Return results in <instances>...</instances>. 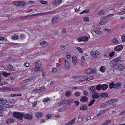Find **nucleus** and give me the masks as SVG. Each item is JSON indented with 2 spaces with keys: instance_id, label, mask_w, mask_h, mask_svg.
Returning <instances> with one entry per match:
<instances>
[{
  "instance_id": "1",
  "label": "nucleus",
  "mask_w": 125,
  "mask_h": 125,
  "mask_svg": "<svg viewBox=\"0 0 125 125\" xmlns=\"http://www.w3.org/2000/svg\"><path fill=\"white\" fill-rule=\"evenodd\" d=\"M24 115L23 114L16 112H14L13 115V116L14 118L18 119L20 120L22 119Z\"/></svg>"
},
{
  "instance_id": "2",
  "label": "nucleus",
  "mask_w": 125,
  "mask_h": 125,
  "mask_svg": "<svg viewBox=\"0 0 125 125\" xmlns=\"http://www.w3.org/2000/svg\"><path fill=\"white\" fill-rule=\"evenodd\" d=\"M35 65V67L34 69H32L31 71H33L34 70V72L36 71H41L42 70V67L41 64L40 63H39L38 62H36L34 63Z\"/></svg>"
},
{
  "instance_id": "3",
  "label": "nucleus",
  "mask_w": 125,
  "mask_h": 125,
  "mask_svg": "<svg viewBox=\"0 0 125 125\" xmlns=\"http://www.w3.org/2000/svg\"><path fill=\"white\" fill-rule=\"evenodd\" d=\"M91 55L94 58L98 57L100 54V53L98 51H91L90 52Z\"/></svg>"
},
{
  "instance_id": "4",
  "label": "nucleus",
  "mask_w": 125,
  "mask_h": 125,
  "mask_svg": "<svg viewBox=\"0 0 125 125\" xmlns=\"http://www.w3.org/2000/svg\"><path fill=\"white\" fill-rule=\"evenodd\" d=\"M88 40V38L86 36H84L79 37L78 39V40L79 42H87Z\"/></svg>"
},
{
  "instance_id": "5",
  "label": "nucleus",
  "mask_w": 125,
  "mask_h": 125,
  "mask_svg": "<svg viewBox=\"0 0 125 125\" xmlns=\"http://www.w3.org/2000/svg\"><path fill=\"white\" fill-rule=\"evenodd\" d=\"M96 70L94 69L89 68L85 71V73L87 74H95L96 73Z\"/></svg>"
},
{
  "instance_id": "6",
  "label": "nucleus",
  "mask_w": 125,
  "mask_h": 125,
  "mask_svg": "<svg viewBox=\"0 0 125 125\" xmlns=\"http://www.w3.org/2000/svg\"><path fill=\"white\" fill-rule=\"evenodd\" d=\"M101 29V28H96L93 29V31L97 34L99 35L102 33V32L100 31V30Z\"/></svg>"
},
{
  "instance_id": "7",
  "label": "nucleus",
  "mask_w": 125,
  "mask_h": 125,
  "mask_svg": "<svg viewBox=\"0 0 125 125\" xmlns=\"http://www.w3.org/2000/svg\"><path fill=\"white\" fill-rule=\"evenodd\" d=\"M62 0H54L52 2V4L55 6L60 4L62 2Z\"/></svg>"
},
{
  "instance_id": "8",
  "label": "nucleus",
  "mask_w": 125,
  "mask_h": 125,
  "mask_svg": "<svg viewBox=\"0 0 125 125\" xmlns=\"http://www.w3.org/2000/svg\"><path fill=\"white\" fill-rule=\"evenodd\" d=\"M123 48L122 45H119L116 46L114 49L115 51H119L121 50Z\"/></svg>"
},
{
  "instance_id": "9",
  "label": "nucleus",
  "mask_w": 125,
  "mask_h": 125,
  "mask_svg": "<svg viewBox=\"0 0 125 125\" xmlns=\"http://www.w3.org/2000/svg\"><path fill=\"white\" fill-rule=\"evenodd\" d=\"M118 101L117 99H113L110 100L108 102V103L109 104H111L113 103L116 102Z\"/></svg>"
},
{
  "instance_id": "10",
  "label": "nucleus",
  "mask_w": 125,
  "mask_h": 125,
  "mask_svg": "<svg viewBox=\"0 0 125 125\" xmlns=\"http://www.w3.org/2000/svg\"><path fill=\"white\" fill-rule=\"evenodd\" d=\"M122 85V84L121 83L118 82L117 83L115 84L114 88L115 89H118L121 87Z\"/></svg>"
},
{
  "instance_id": "11",
  "label": "nucleus",
  "mask_w": 125,
  "mask_h": 125,
  "mask_svg": "<svg viewBox=\"0 0 125 125\" xmlns=\"http://www.w3.org/2000/svg\"><path fill=\"white\" fill-rule=\"evenodd\" d=\"M116 68L117 69L120 70H122L125 69V67L123 65L121 64H117V65Z\"/></svg>"
},
{
  "instance_id": "12",
  "label": "nucleus",
  "mask_w": 125,
  "mask_h": 125,
  "mask_svg": "<svg viewBox=\"0 0 125 125\" xmlns=\"http://www.w3.org/2000/svg\"><path fill=\"white\" fill-rule=\"evenodd\" d=\"M23 117L26 119L31 120V119L32 116L31 115H30L28 114H26L24 115Z\"/></svg>"
},
{
  "instance_id": "13",
  "label": "nucleus",
  "mask_w": 125,
  "mask_h": 125,
  "mask_svg": "<svg viewBox=\"0 0 125 125\" xmlns=\"http://www.w3.org/2000/svg\"><path fill=\"white\" fill-rule=\"evenodd\" d=\"M112 43L114 45H117L119 43V42L116 38L113 39L111 40Z\"/></svg>"
},
{
  "instance_id": "14",
  "label": "nucleus",
  "mask_w": 125,
  "mask_h": 125,
  "mask_svg": "<svg viewBox=\"0 0 125 125\" xmlns=\"http://www.w3.org/2000/svg\"><path fill=\"white\" fill-rule=\"evenodd\" d=\"M64 67L66 69H69L70 68L69 63L66 60L65 61Z\"/></svg>"
},
{
  "instance_id": "15",
  "label": "nucleus",
  "mask_w": 125,
  "mask_h": 125,
  "mask_svg": "<svg viewBox=\"0 0 125 125\" xmlns=\"http://www.w3.org/2000/svg\"><path fill=\"white\" fill-rule=\"evenodd\" d=\"M6 122L7 124H9L11 123H13L14 120L12 118H9L6 120Z\"/></svg>"
},
{
  "instance_id": "16",
  "label": "nucleus",
  "mask_w": 125,
  "mask_h": 125,
  "mask_svg": "<svg viewBox=\"0 0 125 125\" xmlns=\"http://www.w3.org/2000/svg\"><path fill=\"white\" fill-rule=\"evenodd\" d=\"M55 12V11L52 10L51 11H50L48 12H45L41 13L40 14H41L42 15H44L53 13Z\"/></svg>"
},
{
  "instance_id": "17",
  "label": "nucleus",
  "mask_w": 125,
  "mask_h": 125,
  "mask_svg": "<svg viewBox=\"0 0 125 125\" xmlns=\"http://www.w3.org/2000/svg\"><path fill=\"white\" fill-rule=\"evenodd\" d=\"M88 99L86 96H83L82 97L80 101L82 102H87L88 101Z\"/></svg>"
},
{
  "instance_id": "18",
  "label": "nucleus",
  "mask_w": 125,
  "mask_h": 125,
  "mask_svg": "<svg viewBox=\"0 0 125 125\" xmlns=\"http://www.w3.org/2000/svg\"><path fill=\"white\" fill-rule=\"evenodd\" d=\"M72 61L73 65H75L77 61V59L75 56H74L72 57Z\"/></svg>"
},
{
  "instance_id": "19",
  "label": "nucleus",
  "mask_w": 125,
  "mask_h": 125,
  "mask_svg": "<svg viewBox=\"0 0 125 125\" xmlns=\"http://www.w3.org/2000/svg\"><path fill=\"white\" fill-rule=\"evenodd\" d=\"M92 97L94 99H98L100 97L99 95L97 93H95L93 94L92 95Z\"/></svg>"
},
{
  "instance_id": "20",
  "label": "nucleus",
  "mask_w": 125,
  "mask_h": 125,
  "mask_svg": "<svg viewBox=\"0 0 125 125\" xmlns=\"http://www.w3.org/2000/svg\"><path fill=\"white\" fill-rule=\"evenodd\" d=\"M87 105L86 104H84L81 106L80 109L82 110H86L87 109Z\"/></svg>"
},
{
  "instance_id": "21",
  "label": "nucleus",
  "mask_w": 125,
  "mask_h": 125,
  "mask_svg": "<svg viewBox=\"0 0 125 125\" xmlns=\"http://www.w3.org/2000/svg\"><path fill=\"white\" fill-rule=\"evenodd\" d=\"M75 120V118H73L72 120L67 123L65 125H72L73 124Z\"/></svg>"
},
{
  "instance_id": "22",
  "label": "nucleus",
  "mask_w": 125,
  "mask_h": 125,
  "mask_svg": "<svg viewBox=\"0 0 125 125\" xmlns=\"http://www.w3.org/2000/svg\"><path fill=\"white\" fill-rule=\"evenodd\" d=\"M58 18L56 17H54L52 18V23L53 24L56 23L58 22Z\"/></svg>"
},
{
  "instance_id": "23",
  "label": "nucleus",
  "mask_w": 125,
  "mask_h": 125,
  "mask_svg": "<svg viewBox=\"0 0 125 125\" xmlns=\"http://www.w3.org/2000/svg\"><path fill=\"white\" fill-rule=\"evenodd\" d=\"M25 4V2L23 1H22L18 2L17 5V7H19L21 6V5L24 6Z\"/></svg>"
},
{
  "instance_id": "24",
  "label": "nucleus",
  "mask_w": 125,
  "mask_h": 125,
  "mask_svg": "<svg viewBox=\"0 0 125 125\" xmlns=\"http://www.w3.org/2000/svg\"><path fill=\"white\" fill-rule=\"evenodd\" d=\"M43 113L40 112H38L36 113L35 116L38 118L41 117Z\"/></svg>"
},
{
  "instance_id": "25",
  "label": "nucleus",
  "mask_w": 125,
  "mask_h": 125,
  "mask_svg": "<svg viewBox=\"0 0 125 125\" xmlns=\"http://www.w3.org/2000/svg\"><path fill=\"white\" fill-rule=\"evenodd\" d=\"M89 90L90 92H95V91L96 88L94 86H91Z\"/></svg>"
},
{
  "instance_id": "26",
  "label": "nucleus",
  "mask_w": 125,
  "mask_h": 125,
  "mask_svg": "<svg viewBox=\"0 0 125 125\" xmlns=\"http://www.w3.org/2000/svg\"><path fill=\"white\" fill-rule=\"evenodd\" d=\"M108 22V21L106 20L100 21L99 22V23L100 25H105Z\"/></svg>"
},
{
  "instance_id": "27",
  "label": "nucleus",
  "mask_w": 125,
  "mask_h": 125,
  "mask_svg": "<svg viewBox=\"0 0 125 125\" xmlns=\"http://www.w3.org/2000/svg\"><path fill=\"white\" fill-rule=\"evenodd\" d=\"M105 13L104 11L102 10H100L97 13L98 15H104Z\"/></svg>"
},
{
  "instance_id": "28",
  "label": "nucleus",
  "mask_w": 125,
  "mask_h": 125,
  "mask_svg": "<svg viewBox=\"0 0 125 125\" xmlns=\"http://www.w3.org/2000/svg\"><path fill=\"white\" fill-rule=\"evenodd\" d=\"M109 64L111 66L113 67L116 65V63H115V61L113 60L110 62Z\"/></svg>"
},
{
  "instance_id": "29",
  "label": "nucleus",
  "mask_w": 125,
  "mask_h": 125,
  "mask_svg": "<svg viewBox=\"0 0 125 125\" xmlns=\"http://www.w3.org/2000/svg\"><path fill=\"white\" fill-rule=\"evenodd\" d=\"M18 35L16 34L13 35L11 37V39L13 40H16L18 39Z\"/></svg>"
},
{
  "instance_id": "30",
  "label": "nucleus",
  "mask_w": 125,
  "mask_h": 125,
  "mask_svg": "<svg viewBox=\"0 0 125 125\" xmlns=\"http://www.w3.org/2000/svg\"><path fill=\"white\" fill-rule=\"evenodd\" d=\"M7 101L6 100H3V98H0V104H4L7 102Z\"/></svg>"
},
{
  "instance_id": "31",
  "label": "nucleus",
  "mask_w": 125,
  "mask_h": 125,
  "mask_svg": "<svg viewBox=\"0 0 125 125\" xmlns=\"http://www.w3.org/2000/svg\"><path fill=\"white\" fill-rule=\"evenodd\" d=\"M102 89L103 90H105L108 88V86L106 84H103L102 85Z\"/></svg>"
},
{
  "instance_id": "32",
  "label": "nucleus",
  "mask_w": 125,
  "mask_h": 125,
  "mask_svg": "<svg viewBox=\"0 0 125 125\" xmlns=\"http://www.w3.org/2000/svg\"><path fill=\"white\" fill-rule=\"evenodd\" d=\"M94 78L92 76H91L90 77H88L85 79H84V81H89L91 80H93Z\"/></svg>"
},
{
  "instance_id": "33",
  "label": "nucleus",
  "mask_w": 125,
  "mask_h": 125,
  "mask_svg": "<svg viewBox=\"0 0 125 125\" xmlns=\"http://www.w3.org/2000/svg\"><path fill=\"white\" fill-rule=\"evenodd\" d=\"M36 77L35 75H33L30 77L29 78L27 79L28 81H30L34 80Z\"/></svg>"
},
{
  "instance_id": "34",
  "label": "nucleus",
  "mask_w": 125,
  "mask_h": 125,
  "mask_svg": "<svg viewBox=\"0 0 125 125\" xmlns=\"http://www.w3.org/2000/svg\"><path fill=\"white\" fill-rule=\"evenodd\" d=\"M111 121L110 120H107L104 121L102 125H107L111 123Z\"/></svg>"
},
{
  "instance_id": "35",
  "label": "nucleus",
  "mask_w": 125,
  "mask_h": 125,
  "mask_svg": "<svg viewBox=\"0 0 125 125\" xmlns=\"http://www.w3.org/2000/svg\"><path fill=\"white\" fill-rule=\"evenodd\" d=\"M7 89L8 90L10 91H17L18 90L17 88H14L9 87Z\"/></svg>"
},
{
  "instance_id": "36",
  "label": "nucleus",
  "mask_w": 125,
  "mask_h": 125,
  "mask_svg": "<svg viewBox=\"0 0 125 125\" xmlns=\"http://www.w3.org/2000/svg\"><path fill=\"white\" fill-rule=\"evenodd\" d=\"M100 95L102 97H106L107 96L108 94L106 93H103L101 94Z\"/></svg>"
},
{
  "instance_id": "37",
  "label": "nucleus",
  "mask_w": 125,
  "mask_h": 125,
  "mask_svg": "<svg viewBox=\"0 0 125 125\" xmlns=\"http://www.w3.org/2000/svg\"><path fill=\"white\" fill-rule=\"evenodd\" d=\"M102 85L101 84L98 85H96V89L98 90H100L102 89Z\"/></svg>"
},
{
  "instance_id": "38",
  "label": "nucleus",
  "mask_w": 125,
  "mask_h": 125,
  "mask_svg": "<svg viewBox=\"0 0 125 125\" xmlns=\"http://www.w3.org/2000/svg\"><path fill=\"white\" fill-rule=\"evenodd\" d=\"M115 84H114L113 83H111L109 85V87L111 89L113 88H114V85Z\"/></svg>"
},
{
  "instance_id": "39",
  "label": "nucleus",
  "mask_w": 125,
  "mask_h": 125,
  "mask_svg": "<svg viewBox=\"0 0 125 125\" xmlns=\"http://www.w3.org/2000/svg\"><path fill=\"white\" fill-rule=\"evenodd\" d=\"M121 57H118L115 59L114 60L115 61V62L116 63L118 62L119 60L121 59Z\"/></svg>"
},
{
  "instance_id": "40",
  "label": "nucleus",
  "mask_w": 125,
  "mask_h": 125,
  "mask_svg": "<svg viewBox=\"0 0 125 125\" xmlns=\"http://www.w3.org/2000/svg\"><path fill=\"white\" fill-rule=\"evenodd\" d=\"M71 92L70 91H68L66 92V93H65V95L67 97H69L70 96V95Z\"/></svg>"
},
{
  "instance_id": "41",
  "label": "nucleus",
  "mask_w": 125,
  "mask_h": 125,
  "mask_svg": "<svg viewBox=\"0 0 125 125\" xmlns=\"http://www.w3.org/2000/svg\"><path fill=\"white\" fill-rule=\"evenodd\" d=\"M76 48L78 49L79 52L80 53H83V50L81 48L78 47H76Z\"/></svg>"
},
{
  "instance_id": "42",
  "label": "nucleus",
  "mask_w": 125,
  "mask_h": 125,
  "mask_svg": "<svg viewBox=\"0 0 125 125\" xmlns=\"http://www.w3.org/2000/svg\"><path fill=\"white\" fill-rule=\"evenodd\" d=\"M100 70L102 72H104L105 71V69L104 67L102 66L100 67Z\"/></svg>"
},
{
  "instance_id": "43",
  "label": "nucleus",
  "mask_w": 125,
  "mask_h": 125,
  "mask_svg": "<svg viewBox=\"0 0 125 125\" xmlns=\"http://www.w3.org/2000/svg\"><path fill=\"white\" fill-rule=\"evenodd\" d=\"M95 101V100L94 99H93L91 102L88 104V105L90 106L92 105L94 103Z\"/></svg>"
},
{
  "instance_id": "44",
  "label": "nucleus",
  "mask_w": 125,
  "mask_h": 125,
  "mask_svg": "<svg viewBox=\"0 0 125 125\" xmlns=\"http://www.w3.org/2000/svg\"><path fill=\"white\" fill-rule=\"evenodd\" d=\"M121 39L122 40V42H125V34L122 35L121 36Z\"/></svg>"
},
{
  "instance_id": "45",
  "label": "nucleus",
  "mask_w": 125,
  "mask_h": 125,
  "mask_svg": "<svg viewBox=\"0 0 125 125\" xmlns=\"http://www.w3.org/2000/svg\"><path fill=\"white\" fill-rule=\"evenodd\" d=\"M66 55L67 56V58L68 59H70L71 57V54L69 53H66Z\"/></svg>"
},
{
  "instance_id": "46",
  "label": "nucleus",
  "mask_w": 125,
  "mask_h": 125,
  "mask_svg": "<svg viewBox=\"0 0 125 125\" xmlns=\"http://www.w3.org/2000/svg\"><path fill=\"white\" fill-rule=\"evenodd\" d=\"M38 14H32L31 15H28V16H25L24 17V18H28L29 17H32V16H36V15H37Z\"/></svg>"
},
{
  "instance_id": "47",
  "label": "nucleus",
  "mask_w": 125,
  "mask_h": 125,
  "mask_svg": "<svg viewBox=\"0 0 125 125\" xmlns=\"http://www.w3.org/2000/svg\"><path fill=\"white\" fill-rule=\"evenodd\" d=\"M40 89L41 92H42L45 91L46 90L44 86L41 87L40 88Z\"/></svg>"
},
{
  "instance_id": "48",
  "label": "nucleus",
  "mask_w": 125,
  "mask_h": 125,
  "mask_svg": "<svg viewBox=\"0 0 125 125\" xmlns=\"http://www.w3.org/2000/svg\"><path fill=\"white\" fill-rule=\"evenodd\" d=\"M89 10H84L82 12H81V13H80V14H83L84 13H88L89 12Z\"/></svg>"
},
{
  "instance_id": "49",
  "label": "nucleus",
  "mask_w": 125,
  "mask_h": 125,
  "mask_svg": "<svg viewBox=\"0 0 125 125\" xmlns=\"http://www.w3.org/2000/svg\"><path fill=\"white\" fill-rule=\"evenodd\" d=\"M50 100V98H47L43 100V101L44 102H46L49 101Z\"/></svg>"
},
{
  "instance_id": "50",
  "label": "nucleus",
  "mask_w": 125,
  "mask_h": 125,
  "mask_svg": "<svg viewBox=\"0 0 125 125\" xmlns=\"http://www.w3.org/2000/svg\"><path fill=\"white\" fill-rule=\"evenodd\" d=\"M40 3L42 4H47L48 3L46 1H44L42 0H41L40 1Z\"/></svg>"
},
{
  "instance_id": "51",
  "label": "nucleus",
  "mask_w": 125,
  "mask_h": 125,
  "mask_svg": "<svg viewBox=\"0 0 125 125\" xmlns=\"http://www.w3.org/2000/svg\"><path fill=\"white\" fill-rule=\"evenodd\" d=\"M2 74L3 75L5 76H7L10 74V73H7L5 72H4Z\"/></svg>"
},
{
  "instance_id": "52",
  "label": "nucleus",
  "mask_w": 125,
  "mask_h": 125,
  "mask_svg": "<svg viewBox=\"0 0 125 125\" xmlns=\"http://www.w3.org/2000/svg\"><path fill=\"white\" fill-rule=\"evenodd\" d=\"M107 110V109H106L105 110H101L100 111L99 113H100V114L101 115L102 114H104L105 113V111Z\"/></svg>"
},
{
  "instance_id": "53",
  "label": "nucleus",
  "mask_w": 125,
  "mask_h": 125,
  "mask_svg": "<svg viewBox=\"0 0 125 125\" xmlns=\"http://www.w3.org/2000/svg\"><path fill=\"white\" fill-rule=\"evenodd\" d=\"M13 106L11 105H10L9 104H7L5 106V107L6 108H11L13 107Z\"/></svg>"
},
{
  "instance_id": "54",
  "label": "nucleus",
  "mask_w": 125,
  "mask_h": 125,
  "mask_svg": "<svg viewBox=\"0 0 125 125\" xmlns=\"http://www.w3.org/2000/svg\"><path fill=\"white\" fill-rule=\"evenodd\" d=\"M78 79H83L86 76H84L83 77H82V76L80 75H78Z\"/></svg>"
},
{
  "instance_id": "55",
  "label": "nucleus",
  "mask_w": 125,
  "mask_h": 125,
  "mask_svg": "<svg viewBox=\"0 0 125 125\" xmlns=\"http://www.w3.org/2000/svg\"><path fill=\"white\" fill-rule=\"evenodd\" d=\"M8 68L10 70H12L13 69V67L11 64H9L8 65Z\"/></svg>"
},
{
  "instance_id": "56",
  "label": "nucleus",
  "mask_w": 125,
  "mask_h": 125,
  "mask_svg": "<svg viewBox=\"0 0 125 125\" xmlns=\"http://www.w3.org/2000/svg\"><path fill=\"white\" fill-rule=\"evenodd\" d=\"M115 52L114 51H113L112 52L110 53L109 54V56L110 57L113 56L115 54Z\"/></svg>"
},
{
  "instance_id": "57",
  "label": "nucleus",
  "mask_w": 125,
  "mask_h": 125,
  "mask_svg": "<svg viewBox=\"0 0 125 125\" xmlns=\"http://www.w3.org/2000/svg\"><path fill=\"white\" fill-rule=\"evenodd\" d=\"M80 92L76 91L75 93V95L76 96H78L80 95Z\"/></svg>"
},
{
  "instance_id": "58",
  "label": "nucleus",
  "mask_w": 125,
  "mask_h": 125,
  "mask_svg": "<svg viewBox=\"0 0 125 125\" xmlns=\"http://www.w3.org/2000/svg\"><path fill=\"white\" fill-rule=\"evenodd\" d=\"M81 61L83 62H85V58L83 56H82L81 59Z\"/></svg>"
},
{
  "instance_id": "59",
  "label": "nucleus",
  "mask_w": 125,
  "mask_h": 125,
  "mask_svg": "<svg viewBox=\"0 0 125 125\" xmlns=\"http://www.w3.org/2000/svg\"><path fill=\"white\" fill-rule=\"evenodd\" d=\"M83 93L85 95H88V92L86 90H84L83 91Z\"/></svg>"
},
{
  "instance_id": "60",
  "label": "nucleus",
  "mask_w": 125,
  "mask_h": 125,
  "mask_svg": "<svg viewBox=\"0 0 125 125\" xmlns=\"http://www.w3.org/2000/svg\"><path fill=\"white\" fill-rule=\"evenodd\" d=\"M103 30L104 31H106L107 32H110L111 31V30L108 29H106V28H104L103 29Z\"/></svg>"
},
{
  "instance_id": "61",
  "label": "nucleus",
  "mask_w": 125,
  "mask_h": 125,
  "mask_svg": "<svg viewBox=\"0 0 125 125\" xmlns=\"http://www.w3.org/2000/svg\"><path fill=\"white\" fill-rule=\"evenodd\" d=\"M47 42H42L40 43V45H43L44 44H46Z\"/></svg>"
},
{
  "instance_id": "62",
  "label": "nucleus",
  "mask_w": 125,
  "mask_h": 125,
  "mask_svg": "<svg viewBox=\"0 0 125 125\" xmlns=\"http://www.w3.org/2000/svg\"><path fill=\"white\" fill-rule=\"evenodd\" d=\"M78 75H75L74 76H73L72 78H73V79L75 80L78 79Z\"/></svg>"
},
{
  "instance_id": "63",
  "label": "nucleus",
  "mask_w": 125,
  "mask_h": 125,
  "mask_svg": "<svg viewBox=\"0 0 125 125\" xmlns=\"http://www.w3.org/2000/svg\"><path fill=\"white\" fill-rule=\"evenodd\" d=\"M57 71V69L55 68H53L52 70V72H55Z\"/></svg>"
},
{
  "instance_id": "64",
  "label": "nucleus",
  "mask_w": 125,
  "mask_h": 125,
  "mask_svg": "<svg viewBox=\"0 0 125 125\" xmlns=\"http://www.w3.org/2000/svg\"><path fill=\"white\" fill-rule=\"evenodd\" d=\"M63 103V102L62 100H61L58 103V104L59 105H61L64 104Z\"/></svg>"
}]
</instances>
